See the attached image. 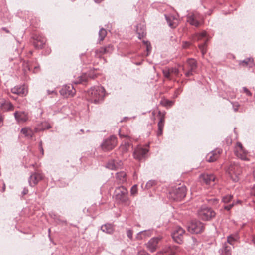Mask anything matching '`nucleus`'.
<instances>
[{
	"mask_svg": "<svg viewBox=\"0 0 255 255\" xmlns=\"http://www.w3.org/2000/svg\"><path fill=\"white\" fill-rule=\"evenodd\" d=\"M114 197L116 202L119 204L129 205L130 200L128 197V191L123 186L116 187L114 192Z\"/></svg>",
	"mask_w": 255,
	"mask_h": 255,
	"instance_id": "f257e3e1",
	"label": "nucleus"
},
{
	"mask_svg": "<svg viewBox=\"0 0 255 255\" xmlns=\"http://www.w3.org/2000/svg\"><path fill=\"white\" fill-rule=\"evenodd\" d=\"M105 90L102 86H94L88 91V99L95 104H99L104 97Z\"/></svg>",
	"mask_w": 255,
	"mask_h": 255,
	"instance_id": "f03ea898",
	"label": "nucleus"
},
{
	"mask_svg": "<svg viewBox=\"0 0 255 255\" xmlns=\"http://www.w3.org/2000/svg\"><path fill=\"white\" fill-rule=\"evenodd\" d=\"M226 172L234 182L239 180L242 169L238 162H231L226 168Z\"/></svg>",
	"mask_w": 255,
	"mask_h": 255,
	"instance_id": "7ed1b4c3",
	"label": "nucleus"
},
{
	"mask_svg": "<svg viewBox=\"0 0 255 255\" xmlns=\"http://www.w3.org/2000/svg\"><path fill=\"white\" fill-rule=\"evenodd\" d=\"M238 239V236L236 234H232L227 237V242L222 245V247L219 250L220 255H231V246Z\"/></svg>",
	"mask_w": 255,
	"mask_h": 255,
	"instance_id": "20e7f679",
	"label": "nucleus"
},
{
	"mask_svg": "<svg viewBox=\"0 0 255 255\" xmlns=\"http://www.w3.org/2000/svg\"><path fill=\"white\" fill-rule=\"evenodd\" d=\"M215 215V212L212 208L205 206H202L198 211V217L205 221L211 220Z\"/></svg>",
	"mask_w": 255,
	"mask_h": 255,
	"instance_id": "39448f33",
	"label": "nucleus"
},
{
	"mask_svg": "<svg viewBox=\"0 0 255 255\" xmlns=\"http://www.w3.org/2000/svg\"><path fill=\"white\" fill-rule=\"evenodd\" d=\"M117 144V137L112 135L104 140L101 146L103 151H108L112 150L116 146Z\"/></svg>",
	"mask_w": 255,
	"mask_h": 255,
	"instance_id": "423d86ee",
	"label": "nucleus"
},
{
	"mask_svg": "<svg viewBox=\"0 0 255 255\" xmlns=\"http://www.w3.org/2000/svg\"><path fill=\"white\" fill-rule=\"evenodd\" d=\"M186 194V188L182 186L170 193L169 198L175 201H179L184 198Z\"/></svg>",
	"mask_w": 255,
	"mask_h": 255,
	"instance_id": "0eeeda50",
	"label": "nucleus"
},
{
	"mask_svg": "<svg viewBox=\"0 0 255 255\" xmlns=\"http://www.w3.org/2000/svg\"><path fill=\"white\" fill-rule=\"evenodd\" d=\"M185 235L184 229L181 227L177 226L173 230L172 233V237L176 243L181 244L183 243Z\"/></svg>",
	"mask_w": 255,
	"mask_h": 255,
	"instance_id": "6e6552de",
	"label": "nucleus"
},
{
	"mask_svg": "<svg viewBox=\"0 0 255 255\" xmlns=\"http://www.w3.org/2000/svg\"><path fill=\"white\" fill-rule=\"evenodd\" d=\"M207 33L206 32L204 31L200 33H197L193 37V39L194 40L200 41L201 40H203V43H200L198 45V47L201 50L203 55H204L206 52V43L208 41V39L206 38Z\"/></svg>",
	"mask_w": 255,
	"mask_h": 255,
	"instance_id": "1a4fd4ad",
	"label": "nucleus"
},
{
	"mask_svg": "<svg viewBox=\"0 0 255 255\" xmlns=\"http://www.w3.org/2000/svg\"><path fill=\"white\" fill-rule=\"evenodd\" d=\"M203 224L199 221H192L188 227V230L191 233L199 234L204 230Z\"/></svg>",
	"mask_w": 255,
	"mask_h": 255,
	"instance_id": "9d476101",
	"label": "nucleus"
},
{
	"mask_svg": "<svg viewBox=\"0 0 255 255\" xmlns=\"http://www.w3.org/2000/svg\"><path fill=\"white\" fill-rule=\"evenodd\" d=\"M234 153L236 156L243 160H248V153L243 148L241 143L238 142L235 147Z\"/></svg>",
	"mask_w": 255,
	"mask_h": 255,
	"instance_id": "9b49d317",
	"label": "nucleus"
},
{
	"mask_svg": "<svg viewBox=\"0 0 255 255\" xmlns=\"http://www.w3.org/2000/svg\"><path fill=\"white\" fill-rule=\"evenodd\" d=\"M187 64L188 70L185 72V75L186 77H190L196 73L197 63L194 59L189 58L187 60Z\"/></svg>",
	"mask_w": 255,
	"mask_h": 255,
	"instance_id": "f8f14e48",
	"label": "nucleus"
},
{
	"mask_svg": "<svg viewBox=\"0 0 255 255\" xmlns=\"http://www.w3.org/2000/svg\"><path fill=\"white\" fill-rule=\"evenodd\" d=\"M148 149L147 147L138 146L133 152L134 158L138 160L145 159L147 157Z\"/></svg>",
	"mask_w": 255,
	"mask_h": 255,
	"instance_id": "ddd939ff",
	"label": "nucleus"
},
{
	"mask_svg": "<svg viewBox=\"0 0 255 255\" xmlns=\"http://www.w3.org/2000/svg\"><path fill=\"white\" fill-rule=\"evenodd\" d=\"M60 93L61 95L65 97L69 96L73 97L76 93V90L74 88L72 85H65L60 90Z\"/></svg>",
	"mask_w": 255,
	"mask_h": 255,
	"instance_id": "4468645a",
	"label": "nucleus"
},
{
	"mask_svg": "<svg viewBox=\"0 0 255 255\" xmlns=\"http://www.w3.org/2000/svg\"><path fill=\"white\" fill-rule=\"evenodd\" d=\"M45 37L41 35H35L33 37V45L36 49H42L46 43Z\"/></svg>",
	"mask_w": 255,
	"mask_h": 255,
	"instance_id": "2eb2a0df",
	"label": "nucleus"
},
{
	"mask_svg": "<svg viewBox=\"0 0 255 255\" xmlns=\"http://www.w3.org/2000/svg\"><path fill=\"white\" fill-rule=\"evenodd\" d=\"M233 197L231 194H228L223 197L222 201L226 205L224 206V208L229 211L230 210L234 205L235 201L233 200Z\"/></svg>",
	"mask_w": 255,
	"mask_h": 255,
	"instance_id": "dca6fc26",
	"label": "nucleus"
},
{
	"mask_svg": "<svg viewBox=\"0 0 255 255\" xmlns=\"http://www.w3.org/2000/svg\"><path fill=\"white\" fill-rule=\"evenodd\" d=\"M14 118L18 123L26 122L28 120V113L24 111H16L14 113Z\"/></svg>",
	"mask_w": 255,
	"mask_h": 255,
	"instance_id": "f3484780",
	"label": "nucleus"
},
{
	"mask_svg": "<svg viewBox=\"0 0 255 255\" xmlns=\"http://www.w3.org/2000/svg\"><path fill=\"white\" fill-rule=\"evenodd\" d=\"M221 152L222 150L220 149H216L212 151L206 155V160L209 162L215 161L219 157Z\"/></svg>",
	"mask_w": 255,
	"mask_h": 255,
	"instance_id": "a211bd4d",
	"label": "nucleus"
},
{
	"mask_svg": "<svg viewBox=\"0 0 255 255\" xmlns=\"http://www.w3.org/2000/svg\"><path fill=\"white\" fill-rule=\"evenodd\" d=\"M43 178L42 175L38 173H33L28 179L29 184L31 187L35 186Z\"/></svg>",
	"mask_w": 255,
	"mask_h": 255,
	"instance_id": "6ab92c4d",
	"label": "nucleus"
},
{
	"mask_svg": "<svg viewBox=\"0 0 255 255\" xmlns=\"http://www.w3.org/2000/svg\"><path fill=\"white\" fill-rule=\"evenodd\" d=\"M160 240L161 238L160 237H153L151 238L146 244L147 249L151 252H155L156 250L157 244Z\"/></svg>",
	"mask_w": 255,
	"mask_h": 255,
	"instance_id": "aec40b11",
	"label": "nucleus"
},
{
	"mask_svg": "<svg viewBox=\"0 0 255 255\" xmlns=\"http://www.w3.org/2000/svg\"><path fill=\"white\" fill-rule=\"evenodd\" d=\"M11 91L13 94L19 95L20 96H25L27 91L25 89L24 85H17L12 88Z\"/></svg>",
	"mask_w": 255,
	"mask_h": 255,
	"instance_id": "412c9836",
	"label": "nucleus"
},
{
	"mask_svg": "<svg viewBox=\"0 0 255 255\" xmlns=\"http://www.w3.org/2000/svg\"><path fill=\"white\" fill-rule=\"evenodd\" d=\"M13 105L8 101H3L0 102V109L3 112L14 110Z\"/></svg>",
	"mask_w": 255,
	"mask_h": 255,
	"instance_id": "4be33fe9",
	"label": "nucleus"
},
{
	"mask_svg": "<svg viewBox=\"0 0 255 255\" xmlns=\"http://www.w3.org/2000/svg\"><path fill=\"white\" fill-rule=\"evenodd\" d=\"M200 179L206 184H210L215 181V177L213 174L204 173L200 175Z\"/></svg>",
	"mask_w": 255,
	"mask_h": 255,
	"instance_id": "5701e85b",
	"label": "nucleus"
},
{
	"mask_svg": "<svg viewBox=\"0 0 255 255\" xmlns=\"http://www.w3.org/2000/svg\"><path fill=\"white\" fill-rule=\"evenodd\" d=\"M24 136L28 139H30L34 135V132L30 127H24L21 129L20 131Z\"/></svg>",
	"mask_w": 255,
	"mask_h": 255,
	"instance_id": "b1692460",
	"label": "nucleus"
},
{
	"mask_svg": "<svg viewBox=\"0 0 255 255\" xmlns=\"http://www.w3.org/2000/svg\"><path fill=\"white\" fill-rule=\"evenodd\" d=\"M121 161L113 160L109 161L106 165V167L111 170H117L122 165Z\"/></svg>",
	"mask_w": 255,
	"mask_h": 255,
	"instance_id": "393cba45",
	"label": "nucleus"
},
{
	"mask_svg": "<svg viewBox=\"0 0 255 255\" xmlns=\"http://www.w3.org/2000/svg\"><path fill=\"white\" fill-rule=\"evenodd\" d=\"M178 249V247L177 246L170 245L165 247L164 249V251L168 255H175Z\"/></svg>",
	"mask_w": 255,
	"mask_h": 255,
	"instance_id": "a878e982",
	"label": "nucleus"
},
{
	"mask_svg": "<svg viewBox=\"0 0 255 255\" xmlns=\"http://www.w3.org/2000/svg\"><path fill=\"white\" fill-rule=\"evenodd\" d=\"M113 50V46L109 44L106 47H101L98 49L96 50V53L98 54L100 53L101 54H104L108 53H111Z\"/></svg>",
	"mask_w": 255,
	"mask_h": 255,
	"instance_id": "bb28decb",
	"label": "nucleus"
},
{
	"mask_svg": "<svg viewBox=\"0 0 255 255\" xmlns=\"http://www.w3.org/2000/svg\"><path fill=\"white\" fill-rule=\"evenodd\" d=\"M165 19L168 24V25L171 28H174L177 26V23L174 22L175 18L171 15H165Z\"/></svg>",
	"mask_w": 255,
	"mask_h": 255,
	"instance_id": "cd10ccee",
	"label": "nucleus"
},
{
	"mask_svg": "<svg viewBox=\"0 0 255 255\" xmlns=\"http://www.w3.org/2000/svg\"><path fill=\"white\" fill-rule=\"evenodd\" d=\"M164 125V116H162L160 121L158 123V131L157 132V135L158 136H161L163 133V128Z\"/></svg>",
	"mask_w": 255,
	"mask_h": 255,
	"instance_id": "c85d7f7f",
	"label": "nucleus"
},
{
	"mask_svg": "<svg viewBox=\"0 0 255 255\" xmlns=\"http://www.w3.org/2000/svg\"><path fill=\"white\" fill-rule=\"evenodd\" d=\"M101 230L108 234H112L114 231L113 227L111 224H106L101 227Z\"/></svg>",
	"mask_w": 255,
	"mask_h": 255,
	"instance_id": "c756f323",
	"label": "nucleus"
},
{
	"mask_svg": "<svg viewBox=\"0 0 255 255\" xmlns=\"http://www.w3.org/2000/svg\"><path fill=\"white\" fill-rule=\"evenodd\" d=\"M240 65L243 66H248L251 67L253 66V59L252 58H248L244 60L241 61L239 63Z\"/></svg>",
	"mask_w": 255,
	"mask_h": 255,
	"instance_id": "7c9ffc66",
	"label": "nucleus"
},
{
	"mask_svg": "<svg viewBox=\"0 0 255 255\" xmlns=\"http://www.w3.org/2000/svg\"><path fill=\"white\" fill-rule=\"evenodd\" d=\"M126 173L124 171H121L116 174V178L120 181V183H123L126 181Z\"/></svg>",
	"mask_w": 255,
	"mask_h": 255,
	"instance_id": "2f4dec72",
	"label": "nucleus"
},
{
	"mask_svg": "<svg viewBox=\"0 0 255 255\" xmlns=\"http://www.w3.org/2000/svg\"><path fill=\"white\" fill-rule=\"evenodd\" d=\"M129 147V143L128 142H125L120 145L119 148V150L122 153V154H123L128 151Z\"/></svg>",
	"mask_w": 255,
	"mask_h": 255,
	"instance_id": "473e14b6",
	"label": "nucleus"
},
{
	"mask_svg": "<svg viewBox=\"0 0 255 255\" xmlns=\"http://www.w3.org/2000/svg\"><path fill=\"white\" fill-rule=\"evenodd\" d=\"M141 25H138L136 28V31L138 34V38L141 39L146 34L145 30L144 27L141 28Z\"/></svg>",
	"mask_w": 255,
	"mask_h": 255,
	"instance_id": "72a5a7b5",
	"label": "nucleus"
},
{
	"mask_svg": "<svg viewBox=\"0 0 255 255\" xmlns=\"http://www.w3.org/2000/svg\"><path fill=\"white\" fill-rule=\"evenodd\" d=\"M187 21L192 25L198 27L199 25V22L195 19L193 16H189L188 18Z\"/></svg>",
	"mask_w": 255,
	"mask_h": 255,
	"instance_id": "f704fd0d",
	"label": "nucleus"
},
{
	"mask_svg": "<svg viewBox=\"0 0 255 255\" xmlns=\"http://www.w3.org/2000/svg\"><path fill=\"white\" fill-rule=\"evenodd\" d=\"M107 34V31L103 28L100 29L99 31V40L101 41H103Z\"/></svg>",
	"mask_w": 255,
	"mask_h": 255,
	"instance_id": "c9c22d12",
	"label": "nucleus"
},
{
	"mask_svg": "<svg viewBox=\"0 0 255 255\" xmlns=\"http://www.w3.org/2000/svg\"><path fill=\"white\" fill-rule=\"evenodd\" d=\"M161 103H162V105L164 106L171 107L174 104V101H171L169 100L165 99V100H163L161 102Z\"/></svg>",
	"mask_w": 255,
	"mask_h": 255,
	"instance_id": "e433bc0d",
	"label": "nucleus"
},
{
	"mask_svg": "<svg viewBox=\"0 0 255 255\" xmlns=\"http://www.w3.org/2000/svg\"><path fill=\"white\" fill-rule=\"evenodd\" d=\"M143 42L144 44L146 46V51L147 52V55H148L149 54V53L151 52V50H152L151 45L150 44V43L149 41H144V40Z\"/></svg>",
	"mask_w": 255,
	"mask_h": 255,
	"instance_id": "4c0bfd02",
	"label": "nucleus"
},
{
	"mask_svg": "<svg viewBox=\"0 0 255 255\" xmlns=\"http://www.w3.org/2000/svg\"><path fill=\"white\" fill-rule=\"evenodd\" d=\"M155 184L154 180H149L145 185V188L147 189L151 188Z\"/></svg>",
	"mask_w": 255,
	"mask_h": 255,
	"instance_id": "58836bf2",
	"label": "nucleus"
},
{
	"mask_svg": "<svg viewBox=\"0 0 255 255\" xmlns=\"http://www.w3.org/2000/svg\"><path fill=\"white\" fill-rule=\"evenodd\" d=\"M163 73L165 77L167 78H170V71L169 68H166L163 70Z\"/></svg>",
	"mask_w": 255,
	"mask_h": 255,
	"instance_id": "ea45409f",
	"label": "nucleus"
},
{
	"mask_svg": "<svg viewBox=\"0 0 255 255\" xmlns=\"http://www.w3.org/2000/svg\"><path fill=\"white\" fill-rule=\"evenodd\" d=\"M137 193V185H134L130 189V193L132 195H134Z\"/></svg>",
	"mask_w": 255,
	"mask_h": 255,
	"instance_id": "a19ab883",
	"label": "nucleus"
},
{
	"mask_svg": "<svg viewBox=\"0 0 255 255\" xmlns=\"http://www.w3.org/2000/svg\"><path fill=\"white\" fill-rule=\"evenodd\" d=\"M169 70L170 71L171 73L174 74L176 75H178L179 74V69L176 67H172L171 68H169Z\"/></svg>",
	"mask_w": 255,
	"mask_h": 255,
	"instance_id": "79ce46f5",
	"label": "nucleus"
},
{
	"mask_svg": "<svg viewBox=\"0 0 255 255\" xmlns=\"http://www.w3.org/2000/svg\"><path fill=\"white\" fill-rule=\"evenodd\" d=\"M232 104V106L235 112H237L238 110L239 107L240 106L238 102H231Z\"/></svg>",
	"mask_w": 255,
	"mask_h": 255,
	"instance_id": "37998d69",
	"label": "nucleus"
},
{
	"mask_svg": "<svg viewBox=\"0 0 255 255\" xmlns=\"http://www.w3.org/2000/svg\"><path fill=\"white\" fill-rule=\"evenodd\" d=\"M243 91L247 96H251L252 95V93L246 87H243Z\"/></svg>",
	"mask_w": 255,
	"mask_h": 255,
	"instance_id": "c03bdc74",
	"label": "nucleus"
},
{
	"mask_svg": "<svg viewBox=\"0 0 255 255\" xmlns=\"http://www.w3.org/2000/svg\"><path fill=\"white\" fill-rule=\"evenodd\" d=\"M79 78V79L75 82V83L76 84L81 83L84 81H86V79L83 76H80Z\"/></svg>",
	"mask_w": 255,
	"mask_h": 255,
	"instance_id": "a18cd8bd",
	"label": "nucleus"
},
{
	"mask_svg": "<svg viewBox=\"0 0 255 255\" xmlns=\"http://www.w3.org/2000/svg\"><path fill=\"white\" fill-rule=\"evenodd\" d=\"M132 233L133 232L130 229L128 230L127 233V236L131 240L132 239Z\"/></svg>",
	"mask_w": 255,
	"mask_h": 255,
	"instance_id": "49530a36",
	"label": "nucleus"
},
{
	"mask_svg": "<svg viewBox=\"0 0 255 255\" xmlns=\"http://www.w3.org/2000/svg\"><path fill=\"white\" fill-rule=\"evenodd\" d=\"M190 42L188 41H184L183 42L182 46L184 48H187L190 46Z\"/></svg>",
	"mask_w": 255,
	"mask_h": 255,
	"instance_id": "de8ad7c7",
	"label": "nucleus"
},
{
	"mask_svg": "<svg viewBox=\"0 0 255 255\" xmlns=\"http://www.w3.org/2000/svg\"><path fill=\"white\" fill-rule=\"evenodd\" d=\"M148 253L144 250H141L139 251L137 255H147Z\"/></svg>",
	"mask_w": 255,
	"mask_h": 255,
	"instance_id": "09e8293b",
	"label": "nucleus"
},
{
	"mask_svg": "<svg viewBox=\"0 0 255 255\" xmlns=\"http://www.w3.org/2000/svg\"><path fill=\"white\" fill-rule=\"evenodd\" d=\"M39 69H40V67H39V65L34 66V67L33 72L34 73L38 72L39 71Z\"/></svg>",
	"mask_w": 255,
	"mask_h": 255,
	"instance_id": "8fccbe9b",
	"label": "nucleus"
},
{
	"mask_svg": "<svg viewBox=\"0 0 255 255\" xmlns=\"http://www.w3.org/2000/svg\"><path fill=\"white\" fill-rule=\"evenodd\" d=\"M28 189L25 187L23 188V190L22 192V194L23 195H25L27 194L28 193Z\"/></svg>",
	"mask_w": 255,
	"mask_h": 255,
	"instance_id": "3c124183",
	"label": "nucleus"
},
{
	"mask_svg": "<svg viewBox=\"0 0 255 255\" xmlns=\"http://www.w3.org/2000/svg\"><path fill=\"white\" fill-rule=\"evenodd\" d=\"M3 117L0 115V127L3 125Z\"/></svg>",
	"mask_w": 255,
	"mask_h": 255,
	"instance_id": "603ef678",
	"label": "nucleus"
},
{
	"mask_svg": "<svg viewBox=\"0 0 255 255\" xmlns=\"http://www.w3.org/2000/svg\"><path fill=\"white\" fill-rule=\"evenodd\" d=\"M191 239H192V242L193 243V245H195L197 244V239L195 237H192Z\"/></svg>",
	"mask_w": 255,
	"mask_h": 255,
	"instance_id": "864d4df0",
	"label": "nucleus"
},
{
	"mask_svg": "<svg viewBox=\"0 0 255 255\" xmlns=\"http://www.w3.org/2000/svg\"><path fill=\"white\" fill-rule=\"evenodd\" d=\"M178 94H179V90H177L175 91V96H174V97H177L178 96Z\"/></svg>",
	"mask_w": 255,
	"mask_h": 255,
	"instance_id": "5fc2aeb1",
	"label": "nucleus"
},
{
	"mask_svg": "<svg viewBox=\"0 0 255 255\" xmlns=\"http://www.w3.org/2000/svg\"><path fill=\"white\" fill-rule=\"evenodd\" d=\"M2 29L7 33H9V31L5 27H2Z\"/></svg>",
	"mask_w": 255,
	"mask_h": 255,
	"instance_id": "6e6d98bb",
	"label": "nucleus"
},
{
	"mask_svg": "<svg viewBox=\"0 0 255 255\" xmlns=\"http://www.w3.org/2000/svg\"><path fill=\"white\" fill-rule=\"evenodd\" d=\"M39 149H40V152L42 153V154L43 155V154H44V150H43V147H41V148H40Z\"/></svg>",
	"mask_w": 255,
	"mask_h": 255,
	"instance_id": "4d7b16f0",
	"label": "nucleus"
},
{
	"mask_svg": "<svg viewBox=\"0 0 255 255\" xmlns=\"http://www.w3.org/2000/svg\"><path fill=\"white\" fill-rule=\"evenodd\" d=\"M47 93H48V95H50L53 93H54V91H50V90H47Z\"/></svg>",
	"mask_w": 255,
	"mask_h": 255,
	"instance_id": "13d9d810",
	"label": "nucleus"
},
{
	"mask_svg": "<svg viewBox=\"0 0 255 255\" xmlns=\"http://www.w3.org/2000/svg\"><path fill=\"white\" fill-rule=\"evenodd\" d=\"M5 187H6L5 184L4 183H3V186L2 189V192L5 191Z\"/></svg>",
	"mask_w": 255,
	"mask_h": 255,
	"instance_id": "bf43d9fd",
	"label": "nucleus"
},
{
	"mask_svg": "<svg viewBox=\"0 0 255 255\" xmlns=\"http://www.w3.org/2000/svg\"><path fill=\"white\" fill-rule=\"evenodd\" d=\"M39 148H41V147H42V142L41 141L39 143Z\"/></svg>",
	"mask_w": 255,
	"mask_h": 255,
	"instance_id": "052dcab7",
	"label": "nucleus"
},
{
	"mask_svg": "<svg viewBox=\"0 0 255 255\" xmlns=\"http://www.w3.org/2000/svg\"><path fill=\"white\" fill-rule=\"evenodd\" d=\"M241 202L240 200H237L236 202H235V205L237 203H240Z\"/></svg>",
	"mask_w": 255,
	"mask_h": 255,
	"instance_id": "680f3d73",
	"label": "nucleus"
},
{
	"mask_svg": "<svg viewBox=\"0 0 255 255\" xmlns=\"http://www.w3.org/2000/svg\"><path fill=\"white\" fill-rule=\"evenodd\" d=\"M253 241L255 244V236L253 237Z\"/></svg>",
	"mask_w": 255,
	"mask_h": 255,
	"instance_id": "e2e57ef3",
	"label": "nucleus"
},
{
	"mask_svg": "<svg viewBox=\"0 0 255 255\" xmlns=\"http://www.w3.org/2000/svg\"><path fill=\"white\" fill-rule=\"evenodd\" d=\"M51 128V126H50L49 125H48L47 126L46 128H47V129H49V128Z\"/></svg>",
	"mask_w": 255,
	"mask_h": 255,
	"instance_id": "0e129e2a",
	"label": "nucleus"
},
{
	"mask_svg": "<svg viewBox=\"0 0 255 255\" xmlns=\"http://www.w3.org/2000/svg\"><path fill=\"white\" fill-rule=\"evenodd\" d=\"M120 130H119V136H120L121 137H124V135H123L121 134H120Z\"/></svg>",
	"mask_w": 255,
	"mask_h": 255,
	"instance_id": "69168bd1",
	"label": "nucleus"
},
{
	"mask_svg": "<svg viewBox=\"0 0 255 255\" xmlns=\"http://www.w3.org/2000/svg\"><path fill=\"white\" fill-rule=\"evenodd\" d=\"M253 176H254V178L255 179V170L253 172Z\"/></svg>",
	"mask_w": 255,
	"mask_h": 255,
	"instance_id": "338daca9",
	"label": "nucleus"
},
{
	"mask_svg": "<svg viewBox=\"0 0 255 255\" xmlns=\"http://www.w3.org/2000/svg\"><path fill=\"white\" fill-rule=\"evenodd\" d=\"M146 231H141L139 233V234H141V233H143L144 232H145Z\"/></svg>",
	"mask_w": 255,
	"mask_h": 255,
	"instance_id": "774afa93",
	"label": "nucleus"
}]
</instances>
